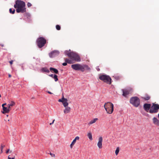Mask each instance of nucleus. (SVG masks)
Returning a JSON list of instances; mask_svg holds the SVG:
<instances>
[{"label":"nucleus","instance_id":"nucleus-20","mask_svg":"<svg viewBox=\"0 0 159 159\" xmlns=\"http://www.w3.org/2000/svg\"><path fill=\"white\" fill-rule=\"evenodd\" d=\"M153 123L155 125H157V126H159V120L158 119L155 117H154L152 119Z\"/></svg>","mask_w":159,"mask_h":159},{"label":"nucleus","instance_id":"nucleus-17","mask_svg":"<svg viewBox=\"0 0 159 159\" xmlns=\"http://www.w3.org/2000/svg\"><path fill=\"white\" fill-rule=\"evenodd\" d=\"M80 139V137L79 136H76L75 137V139L73 140L71 143L70 145V148H73V146L77 140H79Z\"/></svg>","mask_w":159,"mask_h":159},{"label":"nucleus","instance_id":"nucleus-24","mask_svg":"<svg viewBox=\"0 0 159 159\" xmlns=\"http://www.w3.org/2000/svg\"><path fill=\"white\" fill-rule=\"evenodd\" d=\"M98 120V119L97 118H94L93 119L91 120L89 122V125L92 124L94 123H95L97 120Z\"/></svg>","mask_w":159,"mask_h":159},{"label":"nucleus","instance_id":"nucleus-21","mask_svg":"<svg viewBox=\"0 0 159 159\" xmlns=\"http://www.w3.org/2000/svg\"><path fill=\"white\" fill-rule=\"evenodd\" d=\"M145 97H142V98L145 101L149 100L150 98V97L147 93L145 94Z\"/></svg>","mask_w":159,"mask_h":159},{"label":"nucleus","instance_id":"nucleus-52","mask_svg":"<svg viewBox=\"0 0 159 159\" xmlns=\"http://www.w3.org/2000/svg\"><path fill=\"white\" fill-rule=\"evenodd\" d=\"M32 99H34V97H32Z\"/></svg>","mask_w":159,"mask_h":159},{"label":"nucleus","instance_id":"nucleus-3","mask_svg":"<svg viewBox=\"0 0 159 159\" xmlns=\"http://www.w3.org/2000/svg\"><path fill=\"white\" fill-rule=\"evenodd\" d=\"M104 107L107 113L109 114H112L114 111V105L110 102L105 103Z\"/></svg>","mask_w":159,"mask_h":159},{"label":"nucleus","instance_id":"nucleus-11","mask_svg":"<svg viewBox=\"0 0 159 159\" xmlns=\"http://www.w3.org/2000/svg\"><path fill=\"white\" fill-rule=\"evenodd\" d=\"M65 62L62 63V65L63 66H66L67 64H71L74 63V62L73 61V60L70 58L69 59L68 58H64Z\"/></svg>","mask_w":159,"mask_h":159},{"label":"nucleus","instance_id":"nucleus-25","mask_svg":"<svg viewBox=\"0 0 159 159\" xmlns=\"http://www.w3.org/2000/svg\"><path fill=\"white\" fill-rule=\"evenodd\" d=\"M87 136L90 140H91L93 139L92 134L91 132L88 133Z\"/></svg>","mask_w":159,"mask_h":159},{"label":"nucleus","instance_id":"nucleus-12","mask_svg":"<svg viewBox=\"0 0 159 159\" xmlns=\"http://www.w3.org/2000/svg\"><path fill=\"white\" fill-rule=\"evenodd\" d=\"M151 105L150 103H145L143 105L144 110L147 112L150 113V110L151 107Z\"/></svg>","mask_w":159,"mask_h":159},{"label":"nucleus","instance_id":"nucleus-29","mask_svg":"<svg viewBox=\"0 0 159 159\" xmlns=\"http://www.w3.org/2000/svg\"><path fill=\"white\" fill-rule=\"evenodd\" d=\"M98 146L99 148H102V143L98 142Z\"/></svg>","mask_w":159,"mask_h":159},{"label":"nucleus","instance_id":"nucleus-36","mask_svg":"<svg viewBox=\"0 0 159 159\" xmlns=\"http://www.w3.org/2000/svg\"><path fill=\"white\" fill-rule=\"evenodd\" d=\"M50 153L48 152V153L52 157H55V154L52 153L50 151H49Z\"/></svg>","mask_w":159,"mask_h":159},{"label":"nucleus","instance_id":"nucleus-18","mask_svg":"<svg viewBox=\"0 0 159 159\" xmlns=\"http://www.w3.org/2000/svg\"><path fill=\"white\" fill-rule=\"evenodd\" d=\"M40 71L43 73H49L50 70L47 67H44L40 69Z\"/></svg>","mask_w":159,"mask_h":159},{"label":"nucleus","instance_id":"nucleus-8","mask_svg":"<svg viewBox=\"0 0 159 159\" xmlns=\"http://www.w3.org/2000/svg\"><path fill=\"white\" fill-rule=\"evenodd\" d=\"M133 90L132 88H130L129 90H127L125 89H122L121 90L123 93L122 95L126 98L128 95L130 93L133 92Z\"/></svg>","mask_w":159,"mask_h":159},{"label":"nucleus","instance_id":"nucleus-5","mask_svg":"<svg viewBox=\"0 0 159 159\" xmlns=\"http://www.w3.org/2000/svg\"><path fill=\"white\" fill-rule=\"evenodd\" d=\"M83 65H81L79 64H72L71 65V67L74 70H80L83 72L85 70V69L83 67Z\"/></svg>","mask_w":159,"mask_h":159},{"label":"nucleus","instance_id":"nucleus-22","mask_svg":"<svg viewBox=\"0 0 159 159\" xmlns=\"http://www.w3.org/2000/svg\"><path fill=\"white\" fill-rule=\"evenodd\" d=\"M15 105V102L13 101H11V102L10 104H8L7 105V107L10 109L11 110V107H13V106H14Z\"/></svg>","mask_w":159,"mask_h":159},{"label":"nucleus","instance_id":"nucleus-6","mask_svg":"<svg viewBox=\"0 0 159 159\" xmlns=\"http://www.w3.org/2000/svg\"><path fill=\"white\" fill-rule=\"evenodd\" d=\"M71 53L72 55L70 58L72 59L73 61H75L76 62H80L81 61L80 57L78 53L73 52Z\"/></svg>","mask_w":159,"mask_h":159},{"label":"nucleus","instance_id":"nucleus-35","mask_svg":"<svg viewBox=\"0 0 159 159\" xmlns=\"http://www.w3.org/2000/svg\"><path fill=\"white\" fill-rule=\"evenodd\" d=\"M5 145H3L2 144H1V147H0V149L1 150H3V148L5 147Z\"/></svg>","mask_w":159,"mask_h":159},{"label":"nucleus","instance_id":"nucleus-38","mask_svg":"<svg viewBox=\"0 0 159 159\" xmlns=\"http://www.w3.org/2000/svg\"><path fill=\"white\" fill-rule=\"evenodd\" d=\"M9 151H10L9 149H7L6 151V153L8 154L9 152Z\"/></svg>","mask_w":159,"mask_h":159},{"label":"nucleus","instance_id":"nucleus-44","mask_svg":"<svg viewBox=\"0 0 159 159\" xmlns=\"http://www.w3.org/2000/svg\"><path fill=\"white\" fill-rule=\"evenodd\" d=\"M55 120H54H54H53V121H52V123H50V125H52V124H53V123H54V121H55Z\"/></svg>","mask_w":159,"mask_h":159},{"label":"nucleus","instance_id":"nucleus-49","mask_svg":"<svg viewBox=\"0 0 159 159\" xmlns=\"http://www.w3.org/2000/svg\"><path fill=\"white\" fill-rule=\"evenodd\" d=\"M97 70L98 71H100V69H99V68H97Z\"/></svg>","mask_w":159,"mask_h":159},{"label":"nucleus","instance_id":"nucleus-43","mask_svg":"<svg viewBox=\"0 0 159 159\" xmlns=\"http://www.w3.org/2000/svg\"><path fill=\"white\" fill-rule=\"evenodd\" d=\"M6 105H7V103H6L2 104V107H5L4 106H6Z\"/></svg>","mask_w":159,"mask_h":159},{"label":"nucleus","instance_id":"nucleus-42","mask_svg":"<svg viewBox=\"0 0 159 159\" xmlns=\"http://www.w3.org/2000/svg\"><path fill=\"white\" fill-rule=\"evenodd\" d=\"M46 92L49 94H52V93L49 91H47Z\"/></svg>","mask_w":159,"mask_h":159},{"label":"nucleus","instance_id":"nucleus-34","mask_svg":"<svg viewBox=\"0 0 159 159\" xmlns=\"http://www.w3.org/2000/svg\"><path fill=\"white\" fill-rule=\"evenodd\" d=\"M27 5L28 7H30L32 6V4L30 3L29 2L27 3Z\"/></svg>","mask_w":159,"mask_h":159},{"label":"nucleus","instance_id":"nucleus-28","mask_svg":"<svg viewBox=\"0 0 159 159\" xmlns=\"http://www.w3.org/2000/svg\"><path fill=\"white\" fill-rule=\"evenodd\" d=\"M119 151H120V148H119V147H118L116 148V149L115 151V154L116 155H117L119 152Z\"/></svg>","mask_w":159,"mask_h":159},{"label":"nucleus","instance_id":"nucleus-9","mask_svg":"<svg viewBox=\"0 0 159 159\" xmlns=\"http://www.w3.org/2000/svg\"><path fill=\"white\" fill-rule=\"evenodd\" d=\"M47 40H36L37 45L39 48H41L43 47L47 43Z\"/></svg>","mask_w":159,"mask_h":159},{"label":"nucleus","instance_id":"nucleus-33","mask_svg":"<svg viewBox=\"0 0 159 159\" xmlns=\"http://www.w3.org/2000/svg\"><path fill=\"white\" fill-rule=\"evenodd\" d=\"M37 40H45V38L43 37H40L38 38L37 39Z\"/></svg>","mask_w":159,"mask_h":159},{"label":"nucleus","instance_id":"nucleus-13","mask_svg":"<svg viewBox=\"0 0 159 159\" xmlns=\"http://www.w3.org/2000/svg\"><path fill=\"white\" fill-rule=\"evenodd\" d=\"M68 100L66 98H65L64 97L63 94H62V98L61 99H59L58 100V102H62L63 106L66 105L67 104L66 103L68 102Z\"/></svg>","mask_w":159,"mask_h":159},{"label":"nucleus","instance_id":"nucleus-26","mask_svg":"<svg viewBox=\"0 0 159 159\" xmlns=\"http://www.w3.org/2000/svg\"><path fill=\"white\" fill-rule=\"evenodd\" d=\"M113 77L116 80H120V76L114 75L113 76Z\"/></svg>","mask_w":159,"mask_h":159},{"label":"nucleus","instance_id":"nucleus-53","mask_svg":"<svg viewBox=\"0 0 159 159\" xmlns=\"http://www.w3.org/2000/svg\"><path fill=\"white\" fill-rule=\"evenodd\" d=\"M8 116V115H7V116Z\"/></svg>","mask_w":159,"mask_h":159},{"label":"nucleus","instance_id":"nucleus-31","mask_svg":"<svg viewBox=\"0 0 159 159\" xmlns=\"http://www.w3.org/2000/svg\"><path fill=\"white\" fill-rule=\"evenodd\" d=\"M56 28L57 30H60L61 29V27L59 25H57L56 26Z\"/></svg>","mask_w":159,"mask_h":159},{"label":"nucleus","instance_id":"nucleus-50","mask_svg":"<svg viewBox=\"0 0 159 159\" xmlns=\"http://www.w3.org/2000/svg\"><path fill=\"white\" fill-rule=\"evenodd\" d=\"M158 117L159 119V113L158 114Z\"/></svg>","mask_w":159,"mask_h":159},{"label":"nucleus","instance_id":"nucleus-39","mask_svg":"<svg viewBox=\"0 0 159 159\" xmlns=\"http://www.w3.org/2000/svg\"><path fill=\"white\" fill-rule=\"evenodd\" d=\"M10 156L9 155L8 157V159H14L15 158V157L14 156V157H12V158L9 157Z\"/></svg>","mask_w":159,"mask_h":159},{"label":"nucleus","instance_id":"nucleus-40","mask_svg":"<svg viewBox=\"0 0 159 159\" xmlns=\"http://www.w3.org/2000/svg\"><path fill=\"white\" fill-rule=\"evenodd\" d=\"M144 115H145V116H148V117H149V115L147 113H145L144 114H143Z\"/></svg>","mask_w":159,"mask_h":159},{"label":"nucleus","instance_id":"nucleus-37","mask_svg":"<svg viewBox=\"0 0 159 159\" xmlns=\"http://www.w3.org/2000/svg\"><path fill=\"white\" fill-rule=\"evenodd\" d=\"M13 60H11L9 61V63L11 65L13 63Z\"/></svg>","mask_w":159,"mask_h":159},{"label":"nucleus","instance_id":"nucleus-48","mask_svg":"<svg viewBox=\"0 0 159 159\" xmlns=\"http://www.w3.org/2000/svg\"><path fill=\"white\" fill-rule=\"evenodd\" d=\"M0 46L2 47L4 46V45L3 44H0Z\"/></svg>","mask_w":159,"mask_h":159},{"label":"nucleus","instance_id":"nucleus-27","mask_svg":"<svg viewBox=\"0 0 159 159\" xmlns=\"http://www.w3.org/2000/svg\"><path fill=\"white\" fill-rule=\"evenodd\" d=\"M52 78H53L54 79L55 81H56V82L58 80V76L56 74H55V75H54V76H53V77Z\"/></svg>","mask_w":159,"mask_h":159},{"label":"nucleus","instance_id":"nucleus-15","mask_svg":"<svg viewBox=\"0 0 159 159\" xmlns=\"http://www.w3.org/2000/svg\"><path fill=\"white\" fill-rule=\"evenodd\" d=\"M3 111H2V112L3 114H5L6 113H8L11 110L8 107H2Z\"/></svg>","mask_w":159,"mask_h":159},{"label":"nucleus","instance_id":"nucleus-54","mask_svg":"<svg viewBox=\"0 0 159 159\" xmlns=\"http://www.w3.org/2000/svg\"><path fill=\"white\" fill-rule=\"evenodd\" d=\"M11 151H10V152L11 153Z\"/></svg>","mask_w":159,"mask_h":159},{"label":"nucleus","instance_id":"nucleus-23","mask_svg":"<svg viewBox=\"0 0 159 159\" xmlns=\"http://www.w3.org/2000/svg\"><path fill=\"white\" fill-rule=\"evenodd\" d=\"M83 67L84 69H85H85L88 71H90L91 70V68L89 66L86 64H83Z\"/></svg>","mask_w":159,"mask_h":159},{"label":"nucleus","instance_id":"nucleus-41","mask_svg":"<svg viewBox=\"0 0 159 159\" xmlns=\"http://www.w3.org/2000/svg\"><path fill=\"white\" fill-rule=\"evenodd\" d=\"M55 74H51L50 75H49V76L52 77V78L53 77V76H54V75H55Z\"/></svg>","mask_w":159,"mask_h":159},{"label":"nucleus","instance_id":"nucleus-30","mask_svg":"<svg viewBox=\"0 0 159 159\" xmlns=\"http://www.w3.org/2000/svg\"><path fill=\"white\" fill-rule=\"evenodd\" d=\"M15 11L14 9L13 11H12V9L11 8L9 9V11L11 13L13 14L15 13Z\"/></svg>","mask_w":159,"mask_h":159},{"label":"nucleus","instance_id":"nucleus-47","mask_svg":"<svg viewBox=\"0 0 159 159\" xmlns=\"http://www.w3.org/2000/svg\"><path fill=\"white\" fill-rule=\"evenodd\" d=\"M3 152V150H1V152H0V154H1Z\"/></svg>","mask_w":159,"mask_h":159},{"label":"nucleus","instance_id":"nucleus-2","mask_svg":"<svg viewBox=\"0 0 159 159\" xmlns=\"http://www.w3.org/2000/svg\"><path fill=\"white\" fill-rule=\"evenodd\" d=\"M99 79L104 83L110 85L112 82V80L110 76L105 74H100L98 76Z\"/></svg>","mask_w":159,"mask_h":159},{"label":"nucleus","instance_id":"nucleus-45","mask_svg":"<svg viewBox=\"0 0 159 159\" xmlns=\"http://www.w3.org/2000/svg\"><path fill=\"white\" fill-rule=\"evenodd\" d=\"M157 110H158H158L159 109V105L157 104Z\"/></svg>","mask_w":159,"mask_h":159},{"label":"nucleus","instance_id":"nucleus-4","mask_svg":"<svg viewBox=\"0 0 159 159\" xmlns=\"http://www.w3.org/2000/svg\"><path fill=\"white\" fill-rule=\"evenodd\" d=\"M140 99L137 96H134L130 98L129 100V102L135 107H138L140 104Z\"/></svg>","mask_w":159,"mask_h":159},{"label":"nucleus","instance_id":"nucleus-7","mask_svg":"<svg viewBox=\"0 0 159 159\" xmlns=\"http://www.w3.org/2000/svg\"><path fill=\"white\" fill-rule=\"evenodd\" d=\"M158 112L157 104L153 103L150 110V113L153 114L156 113Z\"/></svg>","mask_w":159,"mask_h":159},{"label":"nucleus","instance_id":"nucleus-1","mask_svg":"<svg viewBox=\"0 0 159 159\" xmlns=\"http://www.w3.org/2000/svg\"><path fill=\"white\" fill-rule=\"evenodd\" d=\"M25 2L21 0H17L16 1L14 7L16 9V11L17 13H24L26 11L25 7Z\"/></svg>","mask_w":159,"mask_h":159},{"label":"nucleus","instance_id":"nucleus-14","mask_svg":"<svg viewBox=\"0 0 159 159\" xmlns=\"http://www.w3.org/2000/svg\"><path fill=\"white\" fill-rule=\"evenodd\" d=\"M67 104L66 105L63 106L65 108L64 110V112L65 114H67L69 113L70 112L71 108L70 107H68L69 104L68 103H66Z\"/></svg>","mask_w":159,"mask_h":159},{"label":"nucleus","instance_id":"nucleus-46","mask_svg":"<svg viewBox=\"0 0 159 159\" xmlns=\"http://www.w3.org/2000/svg\"><path fill=\"white\" fill-rule=\"evenodd\" d=\"M11 75H10V74H8V77H9V78H10V77H11Z\"/></svg>","mask_w":159,"mask_h":159},{"label":"nucleus","instance_id":"nucleus-32","mask_svg":"<svg viewBox=\"0 0 159 159\" xmlns=\"http://www.w3.org/2000/svg\"><path fill=\"white\" fill-rule=\"evenodd\" d=\"M102 137H100L99 139V140L98 142L101 143H102Z\"/></svg>","mask_w":159,"mask_h":159},{"label":"nucleus","instance_id":"nucleus-51","mask_svg":"<svg viewBox=\"0 0 159 159\" xmlns=\"http://www.w3.org/2000/svg\"><path fill=\"white\" fill-rule=\"evenodd\" d=\"M1 94H0V98H1Z\"/></svg>","mask_w":159,"mask_h":159},{"label":"nucleus","instance_id":"nucleus-16","mask_svg":"<svg viewBox=\"0 0 159 159\" xmlns=\"http://www.w3.org/2000/svg\"><path fill=\"white\" fill-rule=\"evenodd\" d=\"M49 70L55 74H59V71L58 70L55 68L50 67L49 68Z\"/></svg>","mask_w":159,"mask_h":159},{"label":"nucleus","instance_id":"nucleus-10","mask_svg":"<svg viewBox=\"0 0 159 159\" xmlns=\"http://www.w3.org/2000/svg\"><path fill=\"white\" fill-rule=\"evenodd\" d=\"M59 53L60 52L58 51L55 50L49 53V55L50 58H53L58 56Z\"/></svg>","mask_w":159,"mask_h":159},{"label":"nucleus","instance_id":"nucleus-19","mask_svg":"<svg viewBox=\"0 0 159 159\" xmlns=\"http://www.w3.org/2000/svg\"><path fill=\"white\" fill-rule=\"evenodd\" d=\"M73 52V51L70 52V50L69 49V50H66L64 52V54L67 55L68 57L70 58L72 55V53Z\"/></svg>","mask_w":159,"mask_h":159}]
</instances>
